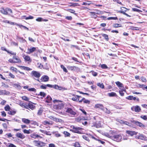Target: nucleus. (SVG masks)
<instances>
[{"instance_id":"nucleus-39","label":"nucleus","mask_w":147,"mask_h":147,"mask_svg":"<svg viewBox=\"0 0 147 147\" xmlns=\"http://www.w3.org/2000/svg\"><path fill=\"white\" fill-rule=\"evenodd\" d=\"M102 35L107 41H108L109 38L108 35L105 34H102Z\"/></svg>"},{"instance_id":"nucleus-62","label":"nucleus","mask_w":147,"mask_h":147,"mask_svg":"<svg viewBox=\"0 0 147 147\" xmlns=\"http://www.w3.org/2000/svg\"><path fill=\"white\" fill-rule=\"evenodd\" d=\"M67 11L72 13H74V12H75V11L74 10L69 9H68L67 10Z\"/></svg>"},{"instance_id":"nucleus-55","label":"nucleus","mask_w":147,"mask_h":147,"mask_svg":"<svg viewBox=\"0 0 147 147\" xmlns=\"http://www.w3.org/2000/svg\"><path fill=\"white\" fill-rule=\"evenodd\" d=\"M3 127L5 129V130L7 129V125L6 123H4L3 124Z\"/></svg>"},{"instance_id":"nucleus-6","label":"nucleus","mask_w":147,"mask_h":147,"mask_svg":"<svg viewBox=\"0 0 147 147\" xmlns=\"http://www.w3.org/2000/svg\"><path fill=\"white\" fill-rule=\"evenodd\" d=\"M132 111H134L136 112H139L141 111L140 107L138 105L133 106L131 108Z\"/></svg>"},{"instance_id":"nucleus-41","label":"nucleus","mask_w":147,"mask_h":147,"mask_svg":"<svg viewBox=\"0 0 147 147\" xmlns=\"http://www.w3.org/2000/svg\"><path fill=\"white\" fill-rule=\"evenodd\" d=\"M63 134L65 135V137H69L70 136V133L67 131H64Z\"/></svg>"},{"instance_id":"nucleus-52","label":"nucleus","mask_w":147,"mask_h":147,"mask_svg":"<svg viewBox=\"0 0 147 147\" xmlns=\"http://www.w3.org/2000/svg\"><path fill=\"white\" fill-rule=\"evenodd\" d=\"M28 90L30 92H34L36 91V89L34 88H32L28 89Z\"/></svg>"},{"instance_id":"nucleus-37","label":"nucleus","mask_w":147,"mask_h":147,"mask_svg":"<svg viewBox=\"0 0 147 147\" xmlns=\"http://www.w3.org/2000/svg\"><path fill=\"white\" fill-rule=\"evenodd\" d=\"M108 95L110 97H112L115 96L116 95L115 93L114 92H111V93H109Z\"/></svg>"},{"instance_id":"nucleus-25","label":"nucleus","mask_w":147,"mask_h":147,"mask_svg":"<svg viewBox=\"0 0 147 147\" xmlns=\"http://www.w3.org/2000/svg\"><path fill=\"white\" fill-rule=\"evenodd\" d=\"M52 100V98L49 96H48L46 99V101L48 103L51 102Z\"/></svg>"},{"instance_id":"nucleus-51","label":"nucleus","mask_w":147,"mask_h":147,"mask_svg":"<svg viewBox=\"0 0 147 147\" xmlns=\"http://www.w3.org/2000/svg\"><path fill=\"white\" fill-rule=\"evenodd\" d=\"M84 99V98H78V101L80 102H81L82 101H83Z\"/></svg>"},{"instance_id":"nucleus-17","label":"nucleus","mask_w":147,"mask_h":147,"mask_svg":"<svg viewBox=\"0 0 147 147\" xmlns=\"http://www.w3.org/2000/svg\"><path fill=\"white\" fill-rule=\"evenodd\" d=\"M126 133L132 136L134 135H136L138 133L137 132L135 131H127Z\"/></svg>"},{"instance_id":"nucleus-10","label":"nucleus","mask_w":147,"mask_h":147,"mask_svg":"<svg viewBox=\"0 0 147 147\" xmlns=\"http://www.w3.org/2000/svg\"><path fill=\"white\" fill-rule=\"evenodd\" d=\"M0 11L2 14L4 15H7L8 14V13L7 11V7L5 9H4L3 7L1 8Z\"/></svg>"},{"instance_id":"nucleus-8","label":"nucleus","mask_w":147,"mask_h":147,"mask_svg":"<svg viewBox=\"0 0 147 147\" xmlns=\"http://www.w3.org/2000/svg\"><path fill=\"white\" fill-rule=\"evenodd\" d=\"M136 138L140 139L146 141L147 140V138L143 134H140L138 136H137Z\"/></svg>"},{"instance_id":"nucleus-12","label":"nucleus","mask_w":147,"mask_h":147,"mask_svg":"<svg viewBox=\"0 0 147 147\" xmlns=\"http://www.w3.org/2000/svg\"><path fill=\"white\" fill-rule=\"evenodd\" d=\"M94 108H99L102 110H104V108L103 105L102 104H97L95 105L94 106Z\"/></svg>"},{"instance_id":"nucleus-28","label":"nucleus","mask_w":147,"mask_h":147,"mask_svg":"<svg viewBox=\"0 0 147 147\" xmlns=\"http://www.w3.org/2000/svg\"><path fill=\"white\" fill-rule=\"evenodd\" d=\"M88 134H86V135H83L82 136V137L84 139H85V140H86L87 141H88V142H89L90 140L88 138V136H88Z\"/></svg>"},{"instance_id":"nucleus-1","label":"nucleus","mask_w":147,"mask_h":147,"mask_svg":"<svg viewBox=\"0 0 147 147\" xmlns=\"http://www.w3.org/2000/svg\"><path fill=\"white\" fill-rule=\"evenodd\" d=\"M114 132L111 131V134L112 135L110 136V138L112 140L117 142H120L121 141L122 137L120 134H114Z\"/></svg>"},{"instance_id":"nucleus-46","label":"nucleus","mask_w":147,"mask_h":147,"mask_svg":"<svg viewBox=\"0 0 147 147\" xmlns=\"http://www.w3.org/2000/svg\"><path fill=\"white\" fill-rule=\"evenodd\" d=\"M7 145V146L8 147H16V146L14 144L10 143H8Z\"/></svg>"},{"instance_id":"nucleus-11","label":"nucleus","mask_w":147,"mask_h":147,"mask_svg":"<svg viewBox=\"0 0 147 147\" xmlns=\"http://www.w3.org/2000/svg\"><path fill=\"white\" fill-rule=\"evenodd\" d=\"M16 136L18 138L23 139L25 138V136L23 134L20 133H17L16 135Z\"/></svg>"},{"instance_id":"nucleus-4","label":"nucleus","mask_w":147,"mask_h":147,"mask_svg":"<svg viewBox=\"0 0 147 147\" xmlns=\"http://www.w3.org/2000/svg\"><path fill=\"white\" fill-rule=\"evenodd\" d=\"M34 145L36 146L41 147L44 146L45 145V144L43 142L36 140H34L33 142Z\"/></svg>"},{"instance_id":"nucleus-21","label":"nucleus","mask_w":147,"mask_h":147,"mask_svg":"<svg viewBox=\"0 0 147 147\" xmlns=\"http://www.w3.org/2000/svg\"><path fill=\"white\" fill-rule=\"evenodd\" d=\"M22 120L23 122L27 124H29L30 121L29 119L24 118H22Z\"/></svg>"},{"instance_id":"nucleus-49","label":"nucleus","mask_w":147,"mask_h":147,"mask_svg":"<svg viewBox=\"0 0 147 147\" xmlns=\"http://www.w3.org/2000/svg\"><path fill=\"white\" fill-rule=\"evenodd\" d=\"M53 120L54 121H56L59 122H61L62 121V120H61V119H57V118H53Z\"/></svg>"},{"instance_id":"nucleus-26","label":"nucleus","mask_w":147,"mask_h":147,"mask_svg":"<svg viewBox=\"0 0 147 147\" xmlns=\"http://www.w3.org/2000/svg\"><path fill=\"white\" fill-rule=\"evenodd\" d=\"M23 57L26 61H31V60L30 57L28 56H25L24 55Z\"/></svg>"},{"instance_id":"nucleus-53","label":"nucleus","mask_w":147,"mask_h":147,"mask_svg":"<svg viewBox=\"0 0 147 147\" xmlns=\"http://www.w3.org/2000/svg\"><path fill=\"white\" fill-rule=\"evenodd\" d=\"M141 118L145 120H147V115H141Z\"/></svg>"},{"instance_id":"nucleus-58","label":"nucleus","mask_w":147,"mask_h":147,"mask_svg":"<svg viewBox=\"0 0 147 147\" xmlns=\"http://www.w3.org/2000/svg\"><path fill=\"white\" fill-rule=\"evenodd\" d=\"M106 113L107 114H110L111 113L110 110H108L107 108H105V110H104Z\"/></svg>"},{"instance_id":"nucleus-40","label":"nucleus","mask_w":147,"mask_h":147,"mask_svg":"<svg viewBox=\"0 0 147 147\" xmlns=\"http://www.w3.org/2000/svg\"><path fill=\"white\" fill-rule=\"evenodd\" d=\"M61 67L62 69H63L64 71L66 73L68 71L67 70L63 65H61Z\"/></svg>"},{"instance_id":"nucleus-23","label":"nucleus","mask_w":147,"mask_h":147,"mask_svg":"<svg viewBox=\"0 0 147 147\" xmlns=\"http://www.w3.org/2000/svg\"><path fill=\"white\" fill-rule=\"evenodd\" d=\"M13 86L16 88H17V89H21V87L20 85L18 84H13Z\"/></svg>"},{"instance_id":"nucleus-2","label":"nucleus","mask_w":147,"mask_h":147,"mask_svg":"<svg viewBox=\"0 0 147 147\" xmlns=\"http://www.w3.org/2000/svg\"><path fill=\"white\" fill-rule=\"evenodd\" d=\"M53 102L54 103L59 102H61V103H59L57 105L56 104L54 105V107L55 109H61L63 108L64 105L63 103H61V101L57 100H53Z\"/></svg>"},{"instance_id":"nucleus-63","label":"nucleus","mask_w":147,"mask_h":147,"mask_svg":"<svg viewBox=\"0 0 147 147\" xmlns=\"http://www.w3.org/2000/svg\"><path fill=\"white\" fill-rule=\"evenodd\" d=\"M65 18L68 20H71L72 19V17L71 16H67Z\"/></svg>"},{"instance_id":"nucleus-59","label":"nucleus","mask_w":147,"mask_h":147,"mask_svg":"<svg viewBox=\"0 0 147 147\" xmlns=\"http://www.w3.org/2000/svg\"><path fill=\"white\" fill-rule=\"evenodd\" d=\"M47 85H43L40 86V88L43 89H46L47 88Z\"/></svg>"},{"instance_id":"nucleus-22","label":"nucleus","mask_w":147,"mask_h":147,"mask_svg":"<svg viewBox=\"0 0 147 147\" xmlns=\"http://www.w3.org/2000/svg\"><path fill=\"white\" fill-rule=\"evenodd\" d=\"M121 10L120 11H119L118 12L122 13H123V12H125V11H126L127 9L126 8L123 7H121Z\"/></svg>"},{"instance_id":"nucleus-24","label":"nucleus","mask_w":147,"mask_h":147,"mask_svg":"<svg viewBox=\"0 0 147 147\" xmlns=\"http://www.w3.org/2000/svg\"><path fill=\"white\" fill-rule=\"evenodd\" d=\"M90 16L92 18H93L95 19H96L97 17V16L96 15L95 12H90Z\"/></svg>"},{"instance_id":"nucleus-27","label":"nucleus","mask_w":147,"mask_h":147,"mask_svg":"<svg viewBox=\"0 0 147 147\" xmlns=\"http://www.w3.org/2000/svg\"><path fill=\"white\" fill-rule=\"evenodd\" d=\"M7 12L8 13V15H10L11 16L13 17L12 14L13 12L11 9L8 7H7Z\"/></svg>"},{"instance_id":"nucleus-45","label":"nucleus","mask_w":147,"mask_h":147,"mask_svg":"<svg viewBox=\"0 0 147 147\" xmlns=\"http://www.w3.org/2000/svg\"><path fill=\"white\" fill-rule=\"evenodd\" d=\"M43 110L42 109H40L38 110L37 114L38 115H40L42 113Z\"/></svg>"},{"instance_id":"nucleus-30","label":"nucleus","mask_w":147,"mask_h":147,"mask_svg":"<svg viewBox=\"0 0 147 147\" xmlns=\"http://www.w3.org/2000/svg\"><path fill=\"white\" fill-rule=\"evenodd\" d=\"M30 136L31 137L34 138H35L38 137H40V138H42V137L40 136L38 134H33L31 135Z\"/></svg>"},{"instance_id":"nucleus-43","label":"nucleus","mask_w":147,"mask_h":147,"mask_svg":"<svg viewBox=\"0 0 147 147\" xmlns=\"http://www.w3.org/2000/svg\"><path fill=\"white\" fill-rule=\"evenodd\" d=\"M22 99L26 101H28L29 99L26 96H24L22 97Z\"/></svg>"},{"instance_id":"nucleus-47","label":"nucleus","mask_w":147,"mask_h":147,"mask_svg":"<svg viewBox=\"0 0 147 147\" xmlns=\"http://www.w3.org/2000/svg\"><path fill=\"white\" fill-rule=\"evenodd\" d=\"M132 10L133 11H136L138 12H141V11L139 9L136 8H134L132 9Z\"/></svg>"},{"instance_id":"nucleus-14","label":"nucleus","mask_w":147,"mask_h":147,"mask_svg":"<svg viewBox=\"0 0 147 147\" xmlns=\"http://www.w3.org/2000/svg\"><path fill=\"white\" fill-rule=\"evenodd\" d=\"M66 111L72 115H75L76 114V113L70 108H68Z\"/></svg>"},{"instance_id":"nucleus-57","label":"nucleus","mask_w":147,"mask_h":147,"mask_svg":"<svg viewBox=\"0 0 147 147\" xmlns=\"http://www.w3.org/2000/svg\"><path fill=\"white\" fill-rule=\"evenodd\" d=\"M107 19L109 20H116L117 19V17H109L107 18Z\"/></svg>"},{"instance_id":"nucleus-54","label":"nucleus","mask_w":147,"mask_h":147,"mask_svg":"<svg viewBox=\"0 0 147 147\" xmlns=\"http://www.w3.org/2000/svg\"><path fill=\"white\" fill-rule=\"evenodd\" d=\"M42 124L45 125H49L50 124V123L47 121H44L42 122Z\"/></svg>"},{"instance_id":"nucleus-50","label":"nucleus","mask_w":147,"mask_h":147,"mask_svg":"<svg viewBox=\"0 0 147 147\" xmlns=\"http://www.w3.org/2000/svg\"><path fill=\"white\" fill-rule=\"evenodd\" d=\"M83 102L85 103H88V104H89L90 103V100L85 99L84 98V99L83 100Z\"/></svg>"},{"instance_id":"nucleus-5","label":"nucleus","mask_w":147,"mask_h":147,"mask_svg":"<svg viewBox=\"0 0 147 147\" xmlns=\"http://www.w3.org/2000/svg\"><path fill=\"white\" fill-rule=\"evenodd\" d=\"M31 74L32 76L35 77L36 78L39 79L41 76L39 72L35 71H32Z\"/></svg>"},{"instance_id":"nucleus-15","label":"nucleus","mask_w":147,"mask_h":147,"mask_svg":"<svg viewBox=\"0 0 147 147\" xmlns=\"http://www.w3.org/2000/svg\"><path fill=\"white\" fill-rule=\"evenodd\" d=\"M49 79V77L48 76L46 75H45L42 76L41 79V80L43 82H46L48 81Z\"/></svg>"},{"instance_id":"nucleus-16","label":"nucleus","mask_w":147,"mask_h":147,"mask_svg":"<svg viewBox=\"0 0 147 147\" xmlns=\"http://www.w3.org/2000/svg\"><path fill=\"white\" fill-rule=\"evenodd\" d=\"M13 59L14 60L15 63H20L21 62V60L20 58L16 56H13Z\"/></svg>"},{"instance_id":"nucleus-32","label":"nucleus","mask_w":147,"mask_h":147,"mask_svg":"<svg viewBox=\"0 0 147 147\" xmlns=\"http://www.w3.org/2000/svg\"><path fill=\"white\" fill-rule=\"evenodd\" d=\"M116 84L119 87H122L123 86V84L120 82L117 81L115 82Z\"/></svg>"},{"instance_id":"nucleus-33","label":"nucleus","mask_w":147,"mask_h":147,"mask_svg":"<svg viewBox=\"0 0 147 147\" xmlns=\"http://www.w3.org/2000/svg\"><path fill=\"white\" fill-rule=\"evenodd\" d=\"M135 123L137 125L140 127H143L144 126V125L142 123L138 121H136L135 122Z\"/></svg>"},{"instance_id":"nucleus-48","label":"nucleus","mask_w":147,"mask_h":147,"mask_svg":"<svg viewBox=\"0 0 147 147\" xmlns=\"http://www.w3.org/2000/svg\"><path fill=\"white\" fill-rule=\"evenodd\" d=\"M40 95L42 96L43 97H45L46 96V94L43 92H40Z\"/></svg>"},{"instance_id":"nucleus-19","label":"nucleus","mask_w":147,"mask_h":147,"mask_svg":"<svg viewBox=\"0 0 147 147\" xmlns=\"http://www.w3.org/2000/svg\"><path fill=\"white\" fill-rule=\"evenodd\" d=\"M19 105L21 107H24L26 109H27V105L26 104L20 101L19 104Z\"/></svg>"},{"instance_id":"nucleus-64","label":"nucleus","mask_w":147,"mask_h":147,"mask_svg":"<svg viewBox=\"0 0 147 147\" xmlns=\"http://www.w3.org/2000/svg\"><path fill=\"white\" fill-rule=\"evenodd\" d=\"M80 144L78 142H76L75 143L74 145V146L75 147H80Z\"/></svg>"},{"instance_id":"nucleus-18","label":"nucleus","mask_w":147,"mask_h":147,"mask_svg":"<svg viewBox=\"0 0 147 147\" xmlns=\"http://www.w3.org/2000/svg\"><path fill=\"white\" fill-rule=\"evenodd\" d=\"M36 48L34 47H30V49H28V50L29 51L28 52H27V53L28 54H30L31 53L34 52L36 51Z\"/></svg>"},{"instance_id":"nucleus-44","label":"nucleus","mask_w":147,"mask_h":147,"mask_svg":"<svg viewBox=\"0 0 147 147\" xmlns=\"http://www.w3.org/2000/svg\"><path fill=\"white\" fill-rule=\"evenodd\" d=\"M101 67L103 69H107L108 68V67L107 65L105 64L101 65Z\"/></svg>"},{"instance_id":"nucleus-38","label":"nucleus","mask_w":147,"mask_h":147,"mask_svg":"<svg viewBox=\"0 0 147 147\" xmlns=\"http://www.w3.org/2000/svg\"><path fill=\"white\" fill-rule=\"evenodd\" d=\"M16 111H9L8 113L9 115H14L16 114Z\"/></svg>"},{"instance_id":"nucleus-3","label":"nucleus","mask_w":147,"mask_h":147,"mask_svg":"<svg viewBox=\"0 0 147 147\" xmlns=\"http://www.w3.org/2000/svg\"><path fill=\"white\" fill-rule=\"evenodd\" d=\"M82 129V128L78 127H75L74 126H73L71 131L74 133L79 134H82V133L80 131Z\"/></svg>"},{"instance_id":"nucleus-35","label":"nucleus","mask_w":147,"mask_h":147,"mask_svg":"<svg viewBox=\"0 0 147 147\" xmlns=\"http://www.w3.org/2000/svg\"><path fill=\"white\" fill-rule=\"evenodd\" d=\"M97 85L100 88L103 89L104 88V86L103 83H98L97 84Z\"/></svg>"},{"instance_id":"nucleus-34","label":"nucleus","mask_w":147,"mask_h":147,"mask_svg":"<svg viewBox=\"0 0 147 147\" xmlns=\"http://www.w3.org/2000/svg\"><path fill=\"white\" fill-rule=\"evenodd\" d=\"M113 27L114 28H118L122 27V26L121 25L119 24H114L113 26Z\"/></svg>"},{"instance_id":"nucleus-29","label":"nucleus","mask_w":147,"mask_h":147,"mask_svg":"<svg viewBox=\"0 0 147 147\" xmlns=\"http://www.w3.org/2000/svg\"><path fill=\"white\" fill-rule=\"evenodd\" d=\"M23 131L24 133L25 134H30L31 133H32V130L30 129H29V130H27L26 129H24L23 130Z\"/></svg>"},{"instance_id":"nucleus-42","label":"nucleus","mask_w":147,"mask_h":147,"mask_svg":"<svg viewBox=\"0 0 147 147\" xmlns=\"http://www.w3.org/2000/svg\"><path fill=\"white\" fill-rule=\"evenodd\" d=\"M5 111H8L9 110L10 108L9 106L8 105H7L5 107Z\"/></svg>"},{"instance_id":"nucleus-60","label":"nucleus","mask_w":147,"mask_h":147,"mask_svg":"<svg viewBox=\"0 0 147 147\" xmlns=\"http://www.w3.org/2000/svg\"><path fill=\"white\" fill-rule=\"evenodd\" d=\"M10 69L13 71H15L16 72H17V69L16 68L11 67Z\"/></svg>"},{"instance_id":"nucleus-13","label":"nucleus","mask_w":147,"mask_h":147,"mask_svg":"<svg viewBox=\"0 0 147 147\" xmlns=\"http://www.w3.org/2000/svg\"><path fill=\"white\" fill-rule=\"evenodd\" d=\"M72 95L74 96V97H73L71 99L74 101H78V98H82V97L80 96L76 95L74 94H72Z\"/></svg>"},{"instance_id":"nucleus-61","label":"nucleus","mask_w":147,"mask_h":147,"mask_svg":"<svg viewBox=\"0 0 147 147\" xmlns=\"http://www.w3.org/2000/svg\"><path fill=\"white\" fill-rule=\"evenodd\" d=\"M141 79L142 82H146V79L144 77H142Z\"/></svg>"},{"instance_id":"nucleus-31","label":"nucleus","mask_w":147,"mask_h":147,"mask_svg":"<svg viewBox=\"0 0 147 147\" xmlns=\"http://www.w3.org/2000/svg\"><path fill=\"white\" fill-rule=\"evenodd\" d=\"M27 109H28V108H29L32 110H33L35 107L34 106L30 103H29L27 105Z\"/></svg>"},{"instance_id":"nucleus-56","label":"nucleus","mask_w":147,"mask_h":147,"mask_svg":"<svg viewBox=\"0 0 147 147\" xmlns=\"http://www.w3.org/2000/svg\"><path fill=\"white\" fill-rule=\"evenodd\" d=\"M138 85L139 86V87L140 88H144L145 87V85L144 84H138Z\"/></svg>"},{"instance_id":"nucleus-20","label":"nucleus","mask_w":147,"mask_h":147,"mask_svg":"<svg viewBox=\"0 0 147 147\" xmlns=\"http://www.w3.org/2000/svg\"><path fill=\"white\" fill-rule=\"evenodd\" d=\"M89 135L90 136V137H91L92 139H94V140H95L96 141H99V142H100V143H102V144H104L105 142H104V141H102L99 140L98 139L96 138H95L93 136H92V135H90V134H89Z\"/></svg>"},{"instance_id":"nucleus-9","label":"nucleus","mask_w":147,"mask_h":147,"mask_svg":"<svg viewBox=\"0 0 147 147\" xmlns=\"http://www.w3.org/2000/svg\"><path fill=\"white\" fill-rule=\"evenodd\" d=\"M126 98L129 100H136L137 101L139 102V98H136V97H135L132 96H129L127 97H126Z\"/></svg>"},{"instance_id":"nucleus-36","label":"nucleus","mask_w":147,"mask_h":147,"mask_svg":"<svg viewBox=\"0 0 147 147\" xmlns=\"http://www.w3.org/2000/svg\"><path fill=\"white\" fill-rule=\"evenodd\" d=\"M96 12H95L96 14L98 15L102 14L103 13V12L102 11H101L98 10H95Z\"/></svg>"},{"instance_id":"nucleus-7","label":"nucleus","mask_w":147,"mask_h":147,"mask_svg":"<svg viewBox=\"0 0 147 147\" xmlns=\"http://www.w3.org/2000/svg\"><path fill=\"white\" fill-rule=\"evenodd\" d=\"M67 68L69 70L74 71H77L79 70V69L78 67L75 66H68L67 67Z\"/></svg>"}]
</instances>
